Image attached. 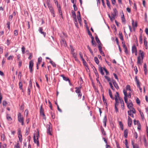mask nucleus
Returning <instances> with one entry per match:
<instances>
[{
	"mask_svg": "<svg viewBox=\"0 0 148 148\" xmlns=\"http://www.w3.org/2000/svg\"><path fill=\"white\" fill-rule=\"evenodd\" d=\"M18 120L19 122L21 123L22 125H24V119L22 117L20 113H19L18 114Z\"/></svg>",
	"mask_w": 148,
	"mask_h": 148,
	"instance_id": "f257e3e1",
	"label": "nucleus"
},
{
	"mask_svg": "<svg viewBox=\"0 0 148 148\" xmlns=\"http://www.w3.org/2000/svg\"><path fill=\"white\" fill-rule=\"evenodd\" d=\"M82 88L81 86L79 87H75V89L76 90L75 92L78 94V97L81 98L82 96V94L81 91V89Z\"/></svg>",
	"mask_w": 148,
	"mask_h": 148,
	"instance_id": "f03ea898",
	"label": "nucleus"
},
{
	"mask_svg": "<svg viewBox=\"0 0 148 148\" xmlns=\"http://www.w3.org/2000/svg\"><path fill=\"white\" fill-rule=\"evenodd\" d=\"M40 115L43 117L44 119H45L46 117L44 113V110L42 108V105H41L40 107Z\"/></svg>",
	"mask_w": 148,
	"mask_h": 148,
	"instance_id": "7ed1b4c3",
	"label": "nucleus"
},
{
	"mask_svg": "<svg viewBox=\"0 0 148 148\" xmlns=\"http://www.w3.org/2000/svg\"><path fill=\"white\" fill-rule=\"evenodd\" d=\"M136 112V111L135 109H133L132 110H130L127 111L128 115L132 117L133 118H134V117L133 114H135Z\"/></svg>",
	"mask_w": 148,
	"mask_h": 148,
	"instance_id": "20e7f679",
	"label": "nucleus"
},
{
	"mask_svg": "<svg viewBox=\"0 0 148 148\" xmlns=\"http://www.w3.org/2000/svg\"><path fill=\"white\" fill-rule=\"evenodd\" d=\"M47 132L48 134H49L50 135H52L51 132L52 131V129L51 126L49 124L47 125Z\"/></svg>",
	"mask_w": 148,
	"mask_h": 148,
	"instance_id": "39448f33",
	"label": "nucleus"
},
{
	"mask_svg": "<svg viewBox=\"0 0 148 148\" xmlns=\"http://www.w3.org/2000/svg\"><path fill=\"white\" fill-rule=\"evenodd\" d=\"M29 86L28 87V92H27V94L28 95H29L30 94V91L31 90L32 88V82L30 80L29 81Z\"/></svg>",
	"mask_w": 148,
	"mask_h": 148,
	"instance_id": "423d86ee",
	"label": "nucleus"
},
{
	"mask_svg": "<svg viewBox=\"0 0 148 148\" xmlns=\"http://www.w3.org/2000/svg\"><path fill=\"white\" fill-rule=\"evenodd\" d=\"M143 58H141L140 56H139L137 57V64L138 65H141L143 62Z\"/></svg>",
	"mask_w": 148,
	"mask_h": 148,
	"instance_id": "0eeeda50",
	"label": "nucleus"
},
{
	"mask_svg": "<svg viewBox=\"0 0 148 148\" xmlns=\"http://www.w3.org/2000/svg\"><path fill=\"white\" fill-rule=\"evenodd\" d=\"M132 28L133 29V30L134 31H135V30H136V28L137 26V23L136 22H135L134 23V20H132Z\"/></svg>",
	"mask_w": 148,
	"mask_h": 148,
	"instance_id": "6e6552de",
	"label": "nucleus"
},
{
	"mask_svg": "<svg viewBox=\"0 0 148 148\" xmlns=\"http://www.w3.org/2000/svg\"><path fill=\"white\" fill-rule=\"evenodd\" d=\"M123 92L124 95V99L125 101V102L127 104L128 103L127 102V91L126 90H123Z\"/></svg>",
	"mask_w": 148,
	"mask_h": 148,
	"instance_id": "1a4fd4ad",
	"label": "nucleus"
},
{
	"mask_svg": "<svg viewBox=\"0 0 148 148\" xmlns=\"http://www.w3.org/2000/svg\"><path fill=\"white\" fill-rule=\"evenodd\" d=\"M34 66V62L32 60H31L29 62V69L30 72L32 73V68Z\"/></svg>",
	"mask_w": 148,
	"mask_h": 148,
	"instance_id": "9d476101",
	"label": "nucleus"
},
{
	"mask_svg": "<svg viewBox=\"0 0 148 148\" xmlns=\"http://www.w3.org/2000/svg\"><path fill=\"white\" fill-rule=\"evenodd\" d=\"M132 53H135V56L137 55L136 47L135 45H133L132 47Z\"/></svg>",
	"mask_w": 148,
	"mask_h": 148,
	"instance_id": "9b49d317",
	"label": "nucleus"
},
{
	"mask_svg": "<svg viewBox=\"0 0 148 148\" xmlns=\"http://www.w3.org/2000/svg\"><path fill=\"white\" fill-rule=\"evenodd\" d=\"M116 15L115 13L114 14H111V16L109 14H108V16L111 21H113L115 19V17L116 16Z\"/></svg>",
	"mask_w": 148,
	"mask_h": 148,
	"instance_id": "f8f14e48",
	"label": "nucleus"
},
{
	"mask_svg": "<svg viewBox=\"0 0 148 148\" xmlns=\"http://www.w3.org/2000/svg\"><path fill=\"white\" fill-rule=\"evenodd\" d=\"M127 123L128 126L129 127H131L132 123V119L129 116H128Z\"/></svg>",
	"mask_w": 148,
	"mask_h": 148,
	"instance_id": "ddd939ff",
	"label": "nucleus"
},
{
	"mask_svg": "<svg viewBox=\"0 0 148 148\" xmlns=\"http://www.w3.org/2000/svg\"><path fill=\"white\" fill-rule=\"evenodd\" d=\"M127 108L130 109V110H132L133 109H134L133 107V105L132 103H127Z\"/></svg>",
	"mask_w": 148,
	"mask_h": 148,
	"instance_id": "4468645a",
	"label": "nucleus"
},
{
	"mask_svg": "<svg viewBox=\"0 0 148 148\" xmlns=\"http://www.w3.org/2000/svg\"><path fill=\"white\" fill-rule=\"evenodd\" d=\"M18 137L20 141L21 142L22 141V136L21 133V130H20L18 131Z\"/></svg>",
	"mask_w": 148,
	"mask_h": 148,
	"instance_id": "2eb2a0df",
	"label": "nucleus"
},
{
	"mask_svg": "<svg viewBox=\"0 0 148 148\" xmlns=\"http://www.w3.org/2000/svg\"><path fill=\"white\" fill-rule=\"evenodd\" d=\"M116 95H115L114 96V99L115 100L117 99H118L120 101V99L121 100V99H122V98L120 97L119 96V94L118 92H116Z\"/></svg>",
	"mask_w": 148,
	"mask_h": 148,
	"instance_id": "dca6fc26",
	"label": "nucleus"
},
{
	"mask_svg": "<svg viewBox=\"0 0 148 148\" xmlns=\"http://www.w3.org/2000/svg\"><path fill=\"white\" fill-rule=\"evenodd\" d=\"M144 52L142 51L141 50H140L139 51V55L141 58H144Z\"/></svg>",
	"mask_w": 148,
	"mask_h": 148,
	"instance_id": "f3484780",
	"label": "nucleus"
},
{
	"mask_svg": "<svg viewBox=\"0 0 148 148\" xmlns=\"http://www.w3.org/2000/svg\"><path fill=\"white\" fill-rule=\"evenodd\" d=\"M112 83L114 86L115 88L117 90L119 89V86H118V84L116 82V81L114 80H113L112 81Z\"/></svg>",
	"mask_w": 148,
	"mask_h": 148,
	"instance_id": "a211bd4d",
	"label": "nucleus"
},
{
	"mask_svg": "<svg viewBox=\"0 0 148 148\" xmlns=\"http://www.w3.org/2000/svg\"><path fill=\"white\" fill-rule=\"evenodd\" d=\"M119 102L121 104V108H122V110H124V101H123V99H121V100H120V99Z\"/></svg>",
	"mask_w": 148,
	"mask_h": 148,
	"instance_id": "6ab92c4d",
	"label": "nucleus"
},
{
	"mask_svg": "<svg viewBox=\"0 0 148 148\" xmlns=\"http://www.w3.org/2000/svg\"><path fill=\"white\" fill-rule=\"evenodd\" d=\"M43 30V29L42 27H40L39 28L38 31L40 33L42 34L45 37L46 35V33L42 31Z\"/></svg>",
	"mask_w": 148,
	"mask_h": 148,
	"instance_id": "aec40b11",
	"label": "nucleus"
},
{
	"mask_svg": "<svg viewBox=\"0 0 148 148\" xmlns=\"http://www.w3.org/2000/svg\"><path fill=\"white\" fill-rule=\"evenodd\" d=\"M132 145L133 146V148H139V146L137 144H134L133 141H132Z\"/></svg>",
	"mask_w": 148,
	"mask_h": 148,
	"instance_id": "412c9836",
	"label": "nucleus"
},
{
	"mask_svg": "<svg viewBox=\"0 0 148 148\" xmlns=\"http://www.w3.org/2000/svg\"><path fill=\"white\" fill-rule=\"evenodd\" d=\"M34 143L37 144V145L38 146H39V141L38 140L36 139V137L35 135H34Z\"/></svg>",
	"mask_w": 148,
	"mask_h": 148,
	"instance_id": "4be33fe9",
	"label": "nucleus"
},
{
	"mask_svg": "<svg viewBox=\"0 0 148 148\" xmlns=\"http://www.w3.org/2000/svg\"><path fill=\"white\" fill-rule=\"evenodd\" d=\"M99 71L100 72L102 75H103L104 74V73L103 71V68H102L100 66H99Z\"/></svg>",
	"mask_w": 148,
	"mask_h": 148,
	"instance_id": "5701e85b",
	"label": "nucleus"
},
{
	"mask_svg": "<svg viewBox=\"0 0 148 148\" xmlns=\"http://www.w3.org/2000/svg\"><path fill=\"white\" fill-rule=\"evenodd\" d=\"M107 119L106 116H105L103 119V122L104 123V126L106 127V126Z\"/></svg>",
	"mask_w": 148,
	"mask_h": 148,
	"instance_id": "b1692460",
	"label": "nucleus"
},
{
	"mask_svg": "<svg viewBox=\"0 0 148 148\" xmlns=\"http://www.w3.org/2000/svg\"><path fill=\"white\" fill-rule=\"evenodd\" d=\"M101 44H99L98 46V48L99 50V51L101 54H103V51L102 50V48L101 47Z\"/></svg>",
	"mask_w": 148,
	"mask_h": 148,
	"instance_id": "393cba45",
	"label": "nucleus"
},
{
	"mask_svg": "<svg viewBox=\"0 0 148 148\" xmlns=\"http://www.w3.org/2000/svg\"><path fill=\"white\" fill-rule=\"evenodd\" d=\"M128 132V130L127 129L125 130L124 131V136L126 138H127Z\"/></svg>",
	"mask_w": 148,
	"mask_h": 148,
	"instance_id": "a878e982",
	"label": "nucleus"
},
{
	"mask_svg": "<svg viewBox=\"0 0 148 148\" xmlns=\"http://www.w3.org/2000/svg\"><path fill=\"white\" fill-rule=\"evenodd\" d=\"M61 76L62 77L63 79L64 80H65L66 81H68L69 82H70V81L69 79L67 77H66L64 76V75H61Z\"/></svg>",
	"mask_w": 148,
	"mask_h": 148,
	"instance_id": "bb28decb",
	"label": "nucleus"
},
{
	"mask_svg": "<svg viewBox=\"0 0 148 148\" xmlns=\"http://www.w3.org/2000/svg\"><path fill=\"white\" fill-rule=\"evenodd\" d=\"M72 54L73 57L75 59V60L76 61H77L78 60V59H77V53H76L74 52V53H72Z\"/></svg>",
	"mask_w": 148,
	"mask_h": 148,
	"instance_id": "cd10ccee",
	"label": "nucleus"
},
{
	"mask_svg": "<svg viewBox=\"0 0 148 148\" xmlns=\"http://www.w3.org/2000/svg\"><path fill=\"white\" fill-rule=\"evenodd\" d=\"M71 13L74 20H76V15L75 12L73 10H72L71 11Z\"/></svg>",
	"mask_w": 148,
	"mask_h": 148,
	"instance_id": "c85d7f7f",
	"label": "nucleus"
},
{
	"mask_svg": "<svg viewBox=\"0 0 148 148\" xmlns=\"http://www.w3.org/2000/svg\"><path fill=\"white\" fill-rule=\"evenodd\" d=\"M108 91H109V94L110 97L112 99L114 100V98L113 96L112 95V92H111V91L110 90V89H109L108 90Z\"/></svg>",
	"mask_w": 148,
	"mask_h": 148,
	"instance_id": "c756f323",
	"label": "nucleus"
},
{
	"mask_svg": "<svg viewBox=\"0 0 148 148\" xmlns=\"http://www.w3.org/2000/svg\"><path fill=\"white\" fill-rule=\"evenodd\" d=\"M51 12L54 11V9L52 6L51 5L48 6Z\"/></svg>",
	"mask_w": 148,
	"mask_h": 148,
	"instance_id": "7c9ffc66",
	"label": "nucleus"
},
{
	"mask_svg": "<svg viewBox=\"0 0 148 148\" xmlns=\"http://www.w3.org/2000/svg\"><path fill=\"white\" fill-rule=\"evenodd\" d=\"M79 54L80 57L82 59L83 63H84V62H85V61L83 58L82 54L80 52H79Z\"/></svg>",
	"mask_w": 148,
	"mask_h": 148,
	"instance_id": "2f4dec72",
	"label": "nucleus"
},
{
	"mask_svg": "<svg viewBox=\"0 0 148 148\" xmlns=\"http://www.w3.org/2000/svg\"><path fill=\"white\" fill-rule=\"evenodd\" d=\"M54 2H55V3L57 5V8H58V10L61 8V6H60V5L59 4H58L57 1H54Z\"/></svg>",
	"mask_w": 148,
	"mask_h": 148,
	"instance_id": "473e14b6",
	"label": "nucleus"
},
{
	"mask_svg": "<svg viewBox=\"0 0 148 148\" xmlns=\"http://www.w3.org/2000/svg\"><path fill=\"white\" fill-rule=\"evenodd\" d=\"M119 126H120V127L121 129L122 130H123V123H122V122L121 121H119Z\"/></svg>",
	"mask_w": 148,
	"mask_h": 148,
	"instance_id": "72a5a7b5",
	"label": "nucleus"
},
{
	"mask_svg": "<svg viewBox=\"0 0 148 148\" xmlns=\"http://www.w3.org/2000/svg\"><path fill=\"white\" fill-rule=\"evenodd\" d=\"M19 88L22 90H23L22 86H23V84L22 83L21 81H20V82L19 83Z\"/></svg>",
	"mask_w": 148,
	"mask_h": 148,
	"instance_id": "f704fd0d",
	"label": "nucleus"
},
{
	"mask_svg": "<svg viewBox=\"0 0 148 148\" xmlns=\"http://www.w3.org/2000/svg\"><path fill=\"white\" fill-rule=\"evenodd\" d=\"M6 117L7 119L9 121H11L12 119L11 117L9 116V115L8 114H6Z\"/></svg>",
	"mask_w": 148,
	"mask_h": 148,
	"instance_id": "c9c22d12",
	"label": "nucleus"
},
{
	"mask_svg": "<svg viewBox=\"0 0 148 148\" xmlns=\"http://www.w3.org/2000/svg\"><path fill=\"white\" fill-rule=\"evenodd\" d=\"M95 38L97 42L98 43L99 45V44H101L99 38L97 36H95Z\"/></svg>",
	"mask_w": 148,
	"mask_h": 148,
	"instance_id": "e433bc0d",
	"label": "nucleus"
},
{
	"mask_svg": "<svg viewBox=\"0 0 148 148\" xmlns=\"http://www.w3.org/2000/svg\"><path fill=\"white\" fill-rule=\"evenodd\" d=\"M136 122L137 123V125H138V127L137 128H138V129L139 130H140L141 128V126L140 124V123H139V121H137Z\"/></svg>",
	"mask_w": 148,
	"mask_h": 148,
	"instance_id": "4c0bfd02",
	"label": "nucleus"
},
{
	"mask_svg": "<svg viewBox=\"0 0 148 148\" xmlns=\"http://www.w3.org/2000/svg\"><path fill=\"white\" fill-rule=\"evenodd\" d=\"M59 14L60 15V17L63 18L61 8L58 10Z\"/></svg>",
	"mask_w": 148,
	"mask_h": 148,
	"instance_id": "58836bf2",
	"label": "nucleus"
},
{
	"mask_svg": "<svg viewBox=\"0 0 148 148\" xmlns=\"http://www.w3.org/2000/svg\"><path fill=\"white\" fill-rule=\"evenodd\" d=\"M124 90H126L127 92V90H128L130 92L131 89L130 85H127L126 86V89H124Z\"/></svg>",
	"mask_w": 148,
	"mask_h": 148,
	"instance_id": "ea45409f",
	"label": "nucleus"
},
{
	"mask_svg": "<svg viewBox=\"0 0 148 148\" xmlns=\"http://www.w3.org/2000/svg\"><path fill=\"white\" fill-rule=\"evenodd\" d=\"M143 141L144 143V145L145 147H147L148 146V144L147 143V140L145 138H143Z\"/></svg>",
	"mask_w": 148,
	"mask_h": 148,
	"instance_id": "a19ab883",
	"label": "nucleus"
},
{
	"mask_svg": "<svg viewBox=\"0 0 148 148\" xmlns=\"http://www.w3.org/2000/svg\"><path fill=\"white\" fill-rule=\"evenodd\" d=\"M143 68L144 71L145 72V74H146V72H147V65L145 63L144 64V66H143Z\"/></svg>",
	"mask_w": 148,
	"mask_h": 148,
	"instance_id": "79ce46f5",
	"label": "nucleus"
},
{
	"mask_svg": "<svg viewBox=\"0 0 148 148\" xmlns=\"http://www.w3.org/2000/svg\"><path fill=\"white\" fill-rule=\"evenodd\" d=\"M139 42L140 44L142 43V34H140L139 36Z\"/></svg>",
	"mask_w": 148,
	"mask_h": 148,
	"instance_id": "37998d69",
	"label": "nucleus"
},
{
	"mask_svg": "<svg viewBox=\"0 0 148 148\" xmlns=\"http://www.w3.org/2000/svg\"><path fill=\"white\" fill-rule=\"evenodd\" d=\"M94 60L95 63L97 64L99 63V61L98 60V58L97 57H95L94 58Z\"/></svg>",
	"mask_w": 148,
	"mask_h": 148,
	"instance_id": "c03bdc74",
	"label": "nucleus"
},
{
	"mask_svg": "<svg viewBox=\"0 0 148 148\" xmlns=\"http://www.w3.org/2000/svg\"><path fill=\"white\" fill-rule=\"evenodd\" d=\"M49 62L52 64L53 66L54 67H56V64L52 60H51L49 61Z\"/></svg>",
	"mask_w": 148,
	"mask_h": 148,
	"instance_id": "a18cd8bd",
	"label": "nucleus"
},
{
	"mask_svg": "<svg viewBox=\"0 0 148 148\" xmlns=\"http://www.w3.org/2000/svg\"><path fill=\"white\" fill-rule=\"evenodd\" d=\"M119 38L121 40H123L122 34L121 32L119 33Z\"/></svg>",
	"mask_w": 148,
	"mask_h": 148,
	"instance_id": "49530a36",
	"label": "nucleus"
},
{
	"mask_svg": "<svg viewBox=\"0 0 148 148\" xmlns=\"http://www.w3.org/2000/svg\"><path fill=\"white\" fill-rule=\"evenodd\" d=\"M101 132L102 134L104 135H106V133L104 131V129L103 128V127L101 126Z\"/></svg>",
	"mask_w": 148,
	"mask_h": 148,
	"instance_id": "de8ad7c7",
	"label": "nucleus"
},
{
	"mask_svg": "<svg viewBox=\"0 0 148 148\" xmlns=\"http://www.w3.org/2000/svg\"><path fill=\"white\" fill-rule=\"evenodd\" d=\"M22 76V75L21 74V73L20 72H19L18 73V78L19 79L20 81L21 80V77Z\"/></svg>",
	"mask_w": 148,
	"mask_h": 148,
	"instance_id": "09e8293b",
	"label": "nucleus"
},
{
	"mask_svg": "<svg viewBox=\"0 0 148 148\" xmlns=\"http://www.w3.org/2000/svg\"><path fill=\"white\" fill-rule=\"evenodd\" d=\"M6 137L4 134H3L1 135V140L2 141H4Z\"/></svg>",
	"mask_w": 148,
	"mask_h": 148,
	"instance_id": "8fccbe9b",
	"label": "nucleus"
},
{
	"mask_svg": "<svg viewBox=\"0 0 148 148\" xmlns=\"http://www.w3.org/2000/svg\"><path fill=\"white\" fill-rule=\"evenodd\" d=\"M25 48L23 46H22V47H21V50L23 54H24L25 53Z\"/></svg>",
	"mask_w": 148,
	"mask_h": 148,
	"instance_id": "3c124183",
	"label": "nucleus"
},
{
	"mask_svg": "<svg viewBox=\"0 0 148 148\" xmlns=\"http://www.w3.org/2000/svg\"><path fill=\"white\" fill-rule=\"evenodd\" d=\"M51 118L53 119H54L55 118V114H54V113L52 112H51Z\"/></svg>",
	"mask_w": 148,
	"mask_h": 148,
	"instance_id": "603ef678",
	"label": "nucleus"
},
{
	"mask_svg": "<svg viewBox=\"0 0 148 148\" xmlns=\"http://www.w3.org/2000/svg\"><path fill=\"white\" fill-rule=\"evenodd\" d=\"M14 58L13 56H10L7 58V60H12Z\"/></svg>",
	"mask_w": 148,
	"mask_h": 148,
	"instance_id": "864d4df0",
	"label": "nucleus"
},
{
	"mask_svg": "<svg viewBox=\"0 0 148 148\" xmlns=\"http://www.w3.org/2000/svg\"><path fill=\"white\" fill-rule=\"evenodd\" d=\"M6 25H7V27L8 28L9 30H10V21H7V23H6Z\"/></svg>",
	"mask_w": 148,
	"mask_h": 148,
	"instance_id": "5fc2aeb1",
	"label": "nucleus"
},
{
	"mask_svg": "<svg viewBox=\"0 0 148 148\" xmlns=\"http://www.w3.org/2000/svg\"><path fill=\"white\" fill-rule=\"evenodd\" d=\"M146 38H144V45L145 47H147V41L146 40Z\"/></svg>",
	"mask_w": 148,
	"mask_h": 148,
	"instance_id": "6e6d98bb",
	"label": "nucleus"
},
{
	"mask_svg": "<svg viewBox=\"0 0 148 148\" xmlns=\"http://www.w3.org/2000/svg\"><path fill=\"white\" fill-rule=\"evenodd\" d=\"M42 60V58L41 57H39L38 59V62L37 63L38 64H39L41 62Z\"/></svg>",
	"mask_w": 148,
	"mask_h": 148,
	"instance_id": "4d7b16f0",
	"label": "nucleus"
},
{
	"mask_svg": "<svg viewBox=\"0 0 148 148\" xmlns=\"http://www.w3.org/2000/svg\"><path fill=\"white\" fill-rule=\"evenodd\" d=\"M74 20L75 21V22L74 23H75V26L77 28H78L79 27H78V25L77 22V19H76V20Z\"/></svg>",
	"mask_w": 148,
	"mask_h": 148,
	"instance_id": "13d9d810",
	"label": "nucleus"
},
{
	"mask_svg": "<svg viewBox=\"0 0 148 148\" xmlns=\"http://www.w3.org/2000/svg\"><path fill=\"white\" fill-rule=\"evenodd\" d=\"M140 113L142 118L143 119L144 118V116L143 113L141 111H140Z\"/></svg>",
	"mask_w": 148,
	"mask_h": 148,
	"instance_id": "bf43d9fd",
	"label": "nucleus"
},
{
	"mask_svg": "<svg viewBox=\"0 0 148 148\" xmlns=\"http://www.w3.org/2000/svg\"><path fill=\"white\" fill-rule=\"evenodd\" d=\"M14 34L15 36H17L18 35V31L16 30H14Z\"/></svg>",
	"mask_w": 148,
	"mask_h": 148,
	"instance_id": "052dcab7",
	"label": "nucleus"
},
{
	"mask_svg": "<svg viewBox=\"0 0 148 148\" xmlns=\"http://www.w3.org/2000/svg\"><path fill=\"white\" fill-rule=\"evenodd\" d=\"M22 65V61L20 60L18 62V66L19 68H20Z\"/></svg>",
	"mask_w": 148,
	"mask_h": 148,
	"instance_id": "680f3d73",
	"label": "nucleus"
},
{
	"mask_svg": "<svg viewBox=\"0 0 148 148\" xmlns=\"http://www.w3.org/2000/svg\"><path fill=\"white\" fill-rule=\"evenodd\" d=\"M7 102L6 101H3V105L4 106H6L7 104Z\"/></svg>",
	"mask_w": 148,
	"mask_h": 148,
	"instance_id": "e2e57ef3",
	"label": "nucleus"
},
{
	"mask_svg": "<svg viewBox=\"0 0 148 148\" xmlns=\"http://www.w3.org/2000/svg\"><path fill=\"white\" fill-rule=\"evenodd\" d=\"M125 145L126 147L127 148H129L128 146V145L127 141V139H125Z\"/></svg>",
	"mask_w": 148,
	"mask_h": 148,
	"instance_id": "0e129e2a",
	"label": "nucleus"
},
{
	"mask_svg": "<svg viewBox=\"0 0 148 148\" xmlns=\"http://www.w3.org/2000/svg\"><path fill=\"white\" fill-rule=\"evenodd\" d=\"M73 7H74V9L75 11H76L77 10V8L76 7V5H75V3H74L73 5Z\"/></svg>",
	"mask_w": 148,
	"mask_h": 148,
	"instance_id": "69168bd1",
	"label": "nucleus"
},
{
	"mask_svg": "<svg viewBox=\"0 0 148 148\" xmlns=\"http://www.w3.org/2000/svg\"><path fill=\"white\" fill-rule=\"evenodd\" d=\"M92 44L95 47L96 46V43L95 41L94 40L91 41Z\"/></svg>",
	"mask_w": 148,
	"mask_h": 148,
	"instance_id": "338daca9",
	"label": "nucleus"
},
{
	"mask_svg": "<svg viewBox=\"0 0 148 148\" xmlns=\"http://www.w3.org/2000/svg\"><path fill=\"white\" fill-rule=\"evenodd\" d=\"M106 3L107 4V5L108 7L109 8H110V3L109 2V1L108 0H106Z\"/></svg>",
	"mask_w": 148,
	"mask_h": 148,
	"instance_id": "774afa93",
	"label": "nucleus"
}]
</instances>
